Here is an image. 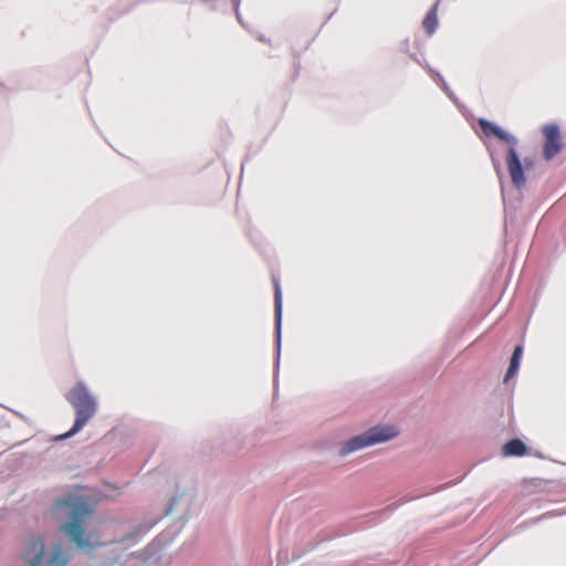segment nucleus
I'll return each mask as SVG.
<instances>
[{
    "instance_id": "obj_11",
    "label": "nucleus",
    "mask_w": 566,
    "mask_h": 566,
    "mask_svg": "<svg viewBox=\"0 0 566 566\" xmlns=\"http://www.w3.org/2000/svg\"><path fill=\"white\" fill-rule=\"evenodd\" d=\"M532 165H533V163L531 160H527V159L524 160L525 168H530V167H532Z\"/></svg>"
},
{
    "instance_id": "obj_6",
    "label": "nucleus",
    "mask_w": 566,
    "mask_h": 566,
    "mask_svg": "<svg viewBox=\"0 0 566 566\" xmlns=\"http://www.w3.org/2000/svg\"><path fill=\"white\" fill-rule=\"evenodd\" d=\"M543 156L546 160H552L563 148L560 132L557 125L549 124L543 127Z\"/></svg>"
},
{
    "instance_id": "obj_9",
    "label": "nucleus",
    "mask_w": 566,
    "mask_h": 566,
    "mask_svg": "<svg viewBox=\"0 0 566 566\" xmlns=\"http://www.w3.org/2000/svg\"><path fill=\"white\" fill-rule=\"evenodd\" d=\"M523 348L522 346H516L510 361V367L505 375V381H507L510 378L514 377L518 366H520V359L522 357Z\"/></svg>"
},
{
    "instance_id": "obj_7",
    "label": "nucleus",
    "mask_w": 566,
    "mask_h": 566,
    "mask_svg": "<svg viewBox=\"0 0 566 566\" xmlns=\"http://www.w3.org/2000/svg\"><path fill=\"white\" fill-rule=\"evenodd\" d=\"M527 452L525 443L520 439H512L507 441L503 448L502 453L505 457H523Z\"/></svg>"
},
{
    "instance_id": "obj_8",
    "label": "nucleus",
    "mask_w": 566,
    "mask_h": 566,
    "mask_svg": "<svg viewBox=\"0 0 566 566\" xmlns=\"http://www.w3.org/2000/svg\"><path fill=\"white\" fill-rule=\"evenodd\" d=\"M440 4V0H437L431 10L426 14L422 25L428 33V35H432L438 27V7Z\"/></svg>"
},
{
    "instance_id": "obj_5",
    "label": "nucleus",
    "mask_w": 566,
    "mask_h": 566,
    "mask_svg": "<svg viewBox=\"0 0 566 566\" xmlns=\"http://www.w3.org/2000/svg\"><path fill=\"white\" fill-rule=\"evenodd\" d=\"M394 427H374L363 434L356 436L348 440L340 449V454L346 455L350 452L370 447L380 442L388 441L397 436Z\"/></svg>"
},
{
    "instance_id": "obj_10",
    "label": "nucleus",
    "mask_w": 566,
    "mask_h": 566,
    "mask_svg": "<svg viewBox=\"0 0 566 566\" xmlns=\"http://www.w3.org/2000/svg\"><path fill=\"white\" fill-rule=\"evenodd\" d=\"M274 303H275L276 322H277V324H280L281 314H282V294H281V290H280V286L277 283H275Z\"/></svg>"
},
{
    "instance_id": "obj_4",
    "label": "nucleus",
    "mask_w": 566,
    "mask_h": 566,
    "mask_svg": "<svg viewBox=\"0 0 566 566\" xmlns=\"http://www.w3.org/2000/svg\"><path fill=\"white\" fill-rule=\"evenodd\" d=\"M479 125L484 135L495 136L499 139L511 144V147L509 148L506 157H505L507 170H509L512 184L516 188L524 187L526 184V178L524 176V169H523L522 163L518 158V155L514 148V146L517 143L516 138L513 137L512 135L507 134L505 130H503L501 127H499L494 123H491L486 119H480Z\"/></svg>"
},
{
    "instance_id": "obj_3",
    "label": "nucleus",
    "mask_w": 566,
    "mask_h": 566,
    "mask_svg": "<svg viewBox=\"0 0 566 566\" xmlns=\"http://www.w3.org/2000/svg\"><path fill=\"white\" fill-rule=\"evenodd\" d=\"M66 400L75 410L73 427L59 439L73 437L95 416L97 401L83 382H77L67 394Z\"/></svg>"
},
{
    "instance_id": "obj_1",
    "label": "nucleus",
    "mask_w": 566,
    "mask_h": 566,
    "mask_svg": "<svg viewBox=\"0 0 566 566\" xmlns=\"http://www.w3.org/2000/svg\"><path fill=\"white\" fill-rule=\"evenodd\" d=\"M20 558L24 566H67L72 554L62 541L46 544L42 535L30 534L22 541Z\"/></svg>"
},
{
    "instance_id": "obj_2",
    "label": "nucleus",
    "mask_w": 566,
    "mask_h": 566,
    "mask_svg": "<svg viewBox=\"0 0 566 566\" xmlns=\"http://www.w3.org/2000/svg\"><path fill=\"white\" fill-rule=\"evenodd\" d=\"M61 504L69 509L67 514L70 521L64 523L61 530L67 535L70 541L74 543L77 548L85 552H92L103 546L98 533L93 530H86V524L93 515V510L88 504L82 499L64 501Z\"/></svg>"
}]
</instances>
